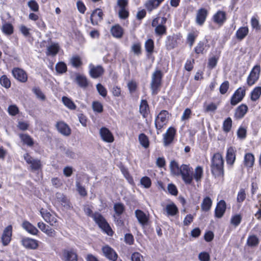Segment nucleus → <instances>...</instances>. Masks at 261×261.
I'll return each instance as SVG.
<instances>
[{"label":"nucleus","mask_w":261,"mask_h":261,"mask_svg":"<svg viewBox=\"0 0 261 261\" xmlns=\"http://www.w3.org/2000/svg\"><path fill=\"white\" fill-rule=\"evenodd\" d=\"M32 91L38 98L42 100H44L45 99V95L39 88L34 87L32 89Z\"/></svg>","instance_id":"obj_51"},{"label":"nucleus","mask_w":261,"mask_h":261,"mask_svg":"<svg viewBox=\"0 0 261 261\" xmlns=\"http://www.w3.org/2000/svg\"><path fill=\"white\" fill-rule=\"evenodd\" d=\"M205 45L204 42H200L195 48V51L196 54H203Z\"/></svg>","instance_id":"obj_57"},{"label":"nucleus","mask_w":261,"mask_h":261,"mask_svg":"<svg viewBox=\"0 0 261 261\" xmlns=\"http://www.w3.org/2000/svg\"><path fill=\"white\" fill-rule=\"evenodd\" d=\"M203 171L202 168L200 166H197L195 169L193 179L194 178L197 182H200L203 177Z\"/></svg>","instance_id":"obj_33"},{"label":"nucleus","mask_w":261,"mask_h":261,"mask_svg":"<svg viewBox=\"0 0 261 261\" xmlns=\"http://www.w3.org/2000/svg\"><path fill=\"white\" fill-rule=\"evenodd\" d=\"M260 71V67L259 65H256L253 68L247 78V84L249 86H252L258 80Z\"/></svg>","instance_id":"obj_8"},{"label":"nucleus","mask_w":261,"mask_h":261,"mask_svg":"<svg viewBox=\"0 0 261 261\" xmlns=\"http://www.w3.org/2000/svg\"><path fill=\"white\" fill-rule=\"evenodd\" d=\"M139 140L141 145L145 148L149 146L148 138L146 135L143 133L139 136Z\"/></svg>","instance_id":"obj_44"},{"label":"nucleus","mask_w":261,"mask_h":261,"mask_svg":"<svg viewBox=\"0 0 261 261\" xmlns=\"http://www.w3.org/2000/svg\"><path fill=\"white\" fill-rule=\"evenodd\" d=\"M176 133V130L173 127H170L167 130L165 134L164 135V144L165 146H168L173 141L175 135Z\"/></svg>","instance_id":"obj_14"},{"label":"nucleus","mask_w":261,"mask_h":261,"mask_svg":"<svg viewBox=\"0 0 261 261\" xmlns=\"http://www.w3.org/2000/svg\"><path fill=\"white\" fill-rule=\"evenodd\" d=\"M261 95V87H255L251 93V100L255 101L257 100Z\"/></svg>","instance_id":"obj_43"},{"label":"nucleus","mask_w":261,"mask_h":261,"mask_svg":"<svg viewBox=\"0 0 261 261\" xmlns=\"http://www.w3.org/2000/svg\"><path fill=\"white\" fill-rule=\"evenodd\" d=\"M92 108L94 111L101 113L103 111V106L101 103L98 101H94L92 103Z\"/></svg>","instance_id":"obj_56"},{"label":"nucleus","mask_w":261,"mask_h":261,"mask_svg":"<svg viewBox=\"0 0 261 261\" xmlns=\"http://www.w3.org/2000/svg\"><path fill=\"white\" fill-rule=\"evenodd\" d=\"M131 50L135 55H140L141 54V44L140 43L134 44L132 46Z\"/></svg>","instance_id":"obj_54"},{"label":"nucleus","mask_w":261,"mask_h":261,"mask_svg":"<svg viewBox=\"0 0 261 261\" xmlns=\"http://www.w3.org/2000/svg\"><path fill=\"white\" fill-rule=\"evenodd\" d=\"M207 13V11L206 9L204 8L200 9L196 15V21L197 23L199 25H202L205 20Z\"/></svg>","instance_id":"obj_22"},{"label":"nucleus","mask_w":261,"mask_h":261,"mask_svg":"<svg viewBox=\"0 0 261 261\" xmlns=\"http://www.w3.org/2000/svg\"><path fill=\"white\" fill-rule=\"evenodd\" d=\"M218 58L216 57H213L208 59V67L210 69L214 68L217 65Z\"/></svg>","instance_id":"obj_62"},{"label":"nucleus","mask_w":261,"mask_h":261,"mask_svg":"<svg viewBox=\"0 0 261 261\" xmlns=\"http://www.w3.org/2000/svg\"><path fill=\"white\" fill-rule=\"evenodd\" d=\"M55 68L56 71L60 74L64 73L67 71L66 65L63 62L58 63L56 65Z\"/></svg>","instance_id":"obj_46"},{"label":"nucleus","mask_w":261,"mask_h":261,"mask_svg":"<svg viewBox=\"0 0 261 261\" xmlns=\"http://www.w3.org/2000/svg\"><path fill=\"white\" fill-rule=\"evenodd\" d=\"M166 27L165 25L161 24L155 28L154 32L159 36H162L166 33Z\"/></svg>","instance_id":"obj_48"},{"label":"nucleus","mask_w":261,"mask_h":261,"mask_svg":"<svg viewBox=\"0 0 261 261\" xmlns=\"http://www.w3.org/2000/svg\"><path fill=\"white\" fill-rule=\"evenodd\" d=\"M103 12L100 9L95 10L91 15V22L93 25H97L102 19Z\"/></svg>","instance_id":"obj_16"},{"label":"nucleus","mask_w":261,"mask_h":261,"mask_svg":"<svg viewBox=\"0 0 261 261\" xmlns=\"http://www.w3.org/2000/svg\"><path fill=\"white\" fill-rule=\"evenodd\" d=\"M23 228L28 232L32 234H36L38 229L28 221H24L22 223Z\"/></svg>","instance_id":"obj_29"},{"label":"nucleus","mask_w":261,"mask_h":261,"mask_svg":"<svg viewBox=\"0 0 261 261\" xmlns=\"http://www.w3.org/2000/svg\"><path fill=\"white\" fill-rule=\"evenodd\" d=\"M94 219L95 222L98 224L99 226L105 230L109 235H110L109 232H112L108 223L106 222V220L100 215H97L95 216Z\"/></svg>","instance_id":"obj_11"},{"label":"nucleus","mask_w":261,"mask_h":261,"mask_svg":"<svg viewBox=\"0 0 261 261\" xmlns=\"http://www.w3.org/2000/svg\"><path fill=\"white\" fill-rule=\"evenodd\" d=\"M2 30L3 32L7 35H10L13 33V27L9 23H4L2 25Z\"/></svg>","instance_id":"obj_39"},{"label":"nucleus","mask_w":261,"mask_h":261,"mask_svg":"<svg viewBox=\"0 0 261 261\" xmlns=\"http://www.w3.org/2000/svg\"><path fill=\"white\" fill-rule=\"evenodd\" d=\"M226 208V205L225 202L223 200H220L217 205V206L215 209V216L218 218H221Z\"/></svg>","instance_id":"obj_19"},{"label":"nucleus","mask_w":261,"mask_h":261,"mask_svg":"<svg viewBox=\"0 0 261 261\" xmlns=\"http://www.w3.org/2000/svg\"><path fill=\"white\" fill-rule=\"evenodd\" d=\"M245 89L240 87L234 92L230 99V103L232 106H236L242 101L245 95Z\"/></svg>","instance_id":"obj_7"},{"label":"nucleus","mask_w":261,"mask_h":261,"mask_svg":"<svg viewBox=\"0 0 261 261\" xmlns=\"http://www.w3.org/2000/svg\"><path fill=\"white\" fill-rule=\"evenodd\" d=\"M40 213L41 216L43 218L44 220L48 223H49L50 225L53 226H56L57 225L58 221L56 217L51 214L50 213L47 212L42 208L40 210Z\"/></svg>","instance_id":"obj_12"},{"label":"nucleus","mask_w":261,"mask_h":261,"mask_svg":"<svg viewBox=\"0 0 261 261\" xmlns=\"http://www.w3.org/2000/svg\"><path fill=\"white\" fill-rule=\"evenodd\" d=\"M103 69L100 66H91L90 70V74L93 78H97L101 76L103 73Z\"/></svg>","instance_id":"obj_24"},{"label":"nucleus","mask_w":261,"mask_h":261,"mask_svg":"<svg viewBox=\"0 0 261 261\" xmlns=\"http://www.w3.org/2000/svg\"><path fill=\"white\" fill-rule=\"evenodd\" d=\"M236 160V154L233 148L230 147L228 148L226 154V162L228 164L232 165Z\"/></svg>","instance_id":"obj_27"},{"label":"nucleus","mask_w":261,"mask_h":261,"mask_svg":"<svg viewBox=\"0 0 261 261\" xmlns=\"http://www.w3.org/2000/svg\"><path fill=\"white\" fill-rule=\"evenodd\" d=\"M70 62L73 66L78 67L82 65L81 58L79 56H74L70 59Z\"/></svg>","instance_id":"obj_53"},{"label":"nucleus","mask_w":261,"mask_h":261,"mask_svg":"<svg viewBox=\"0 0 261 261\" xmlns=\"http://www.w3.org/2000/svg\"><path fill=\"white\" fill-rule=\"evenodd\" d=\"M63 261H77V255L73 249H64L63 251Z\"/></svg>","instance_id":"obj_10"},{"label":"nucleus","mask_w":261,"mask_h":261,"mask_svg":"<svg viewBox=\"0 0 261 261\" xmlns=\"http://www.w3.org/2000/svg\"><path fill=\"white\" fill-rule=\"evenodd\" d=\"M248 111V107L246 105L242 104L236 110L234 117L237 119L242 118Z\"/></svg>","instance_id":"obj_25"},{"label":"nucleus","mask_w":261,"mask_h":261,"mask_svg":"<svg viewBox=\"0 0 261 261\" xmlns=\"http://www.w3.org/2000/svg\"><path fill=\"white\" fill-rule=\"evenodd\" d=\"M19 137L23 143L26 144L30 146L33 145V140L29 135L27 134H20Z\"/></svg>","instance_id":"obj_42"},{"label":"nucleus","mask_w":261,"mask_h":261,"mask_svg":"<svg viewBox=\"0 0 261 261\" xmlns=\"http://www.w3.org/2000/svg\"><path fill=\"white\" fill-rule=\"evenodd\" d=\"M177 45L176 39L173 36H168L166 41V46L168 50L174 48Z\"/></svg>","instance_id":"obj_37"},{"label":"nucleus","mask_w":261,"mask_h":261,"mask_svg":"<svg viewBox=\"0 0 261 261\" xmlns=\"http://www.w3.org/2000/svg\"><path fill=\"white\" fill-rule=\"evenodd\" d=\"M102 252L104 255L109 259L115 261L117 258V255L114 250L111 247L106 246L102 248Z\"/></svg>","instance_id":"obj_21"},{"label":"nucleus","mask_w":261,"mask_h":261,"mask_svg":"<svg viewBox=\"0 0 261 261\" xmlns=\"http://www.w3.org/2000/svg\"><path fill=\"white\" fill-rule=\"evenodd\" d=\"M76 81L77 84L82 88H86L88 86V82L84 75L78 74L76 76Z\"/></svg>","instance_id":"obj_35"},{"label":"nucleus","mask_w":261,"mask_h":261,"mask_svg":"<svg viewBox=\"0 0 261 261\" xmlns=\"http://www.w3.org/2000/svg\"><path fill=\"white\" fill-rule=\"evenodd\" d=\"M96 89L100 95H101L103 97H106L107 96V91L106 89L101 84H97Z\"/></svg>","instance_id":"obj_60"},{"label":"nucleus","mask_w":261,"mask_h":261,"mask_svg":"<svg viewBox=\"0 0 261 261\" xmlns=\"http://www.w3.org/2000/svg\"><path fill=\"white\" fill-rule=\"evenodd\" d=\"M112 35L118 38H120L122 36L123 30L122 28L119 25H115L112 27L111 29Z\"/></svg>","instance_id":"obj_31"},{"label":"nucleus","mask_w":261,"mask_h":261,"mask_svg":"<svg viewBox=\"0 0 261 261\" xmlns=\"http://www.w3.org/2000/svg\"><path fill=\"white\" fill-rule=\"evenodd\" d=\"M258 243L259 240L255 235L249 236L247 239V244L250 247H255L258 245Z\"/></svg>","instance_id":"obj_40"},{"label":"nucleus","mask_w":261,"mask_h":261,"mask_svg":"<svg viewBox=\"0 0 261 261\" xmlns=\"http://www.w3.org/2000/svg\"><path fill=\"white\" fill-rule=\"evenodd\" d=\"M57 130L63 135L68 136L71 134V129L69 126L65 122L60 121L56 125Z\"/></svg>","instance_id":"obj_17"},{"label":"nucleus","mask_w":261,"mask_h":261,"mask_svg":"<svg viewBox=\"0 0 261 261\" xmlns=\"http://www.w3.org/2000/svg\"><path fill=\"white\" fill-rule=\"evenodd\" d=\"M132 261H144L143 256L139 252H134L132 254Z\"/></svg>","instance_id":"obj_63"},{"label":"nucleus","mask_w":261,"mask_h":261,"mask_svg":"<svg viewBox=\"0 0 261 261\" xmlns=\"http://www.w3.org/2000/svg\"><path fill=\"white\" fill-rule=\"evenodd\" d=\"M232 127V120L230 117H228L226 119L223 123V131L228 133L229 132Z\"/></svg>","instance_id":"obj_47"},{"label":"nucleus","mask_w":261,"mask_h":261,"mask_svg":"<svg viewBox=\"0 0 261 261\" xmlns=\"http://www.w3.org/2000/svg\"><path fill=\"white\" fill-rule=\"evenodd\" d=\"M198 258L200 261H210V256L208 253L202 252L199 254Z\"/></svg>","instance_id":"obj_64"},{"label":"nucleus","mask_w":261,"mask_h":261,"mask_svg":"<svg viewBox=\"0 0 261 261\" xmlns=\"http://www.w3.org/2000/svg\"><path fill=\"white\" fill-rule=\"evenodd\" d=\"M244 165L247 167L253 166L254 162V155L250 153H246L244 157Z\"/></svg>","instance_id":"obj_34"},{"label":"nucleus","mask_w":261,"mask_h":261,"mask_svg":"<svg viewBox=\"0 0 261 261\" xmlns=\"http://www.w3.org/2000/svg\"><path fill=\"white\" fill-rule=\"evenodd\" d=\"M21 243L22 245L28 249H35L38 246L36 240L28 238L23 239Z\"/></svg>","instance_id":"obj_20"},{"label":"nucleus","mask_w":261,"mask_h":261,"mask_svg":"<svg viewBox=\"0 0 261 261\" xmlns=\"http://www.w3.org/2000/svg\"><path fill=\"white\" fill-rule=\"evenodd\" d=\"M170 169L172 175L179 176L180 167H179L178 163L175 160H172L170 163Z\"/></svg>","instance_id":"obj_28"},{"label":"nucleus","mask_w":261,"mask_h":261,"mask_svg":"<svg viewBox=\"0 0 261 261\" xmlns=\"http://www.w3.org/2000/svg\"><path fill=\"white\" fill-rule=\"evenodd\" d=\"M28 5L31 10L37 12L39 10V5L34 0H31L28 3Z\"/></svg>","instance_id":"obj_58"},{"label":"nucleus","mask_w":261,"mask_h":261,"mask_svg":"<svg viewBox=\"0 0 261 261\" xmlns=\"http://www.w3.org/2000/svg\"><path fill=\"white\" fill-rule=\"evenodd\" d=\"M217 109V105L213 102H211L207 105L204 106V111L205 113L214 112Z\"/></svg>","instance_id":"obj_49"},{"label":"nucleus","mask_w":261,"mask_h":261,"mask_svg":"<svg viewBox=\"0 0 261 261\" xmlns=\"http://www.w3.org/2000/svg\"><path fill=\"white\" fill-rule=\"evenodd\" d=\"M99 134L102 140L106 142L112 143L114 140L112 133L105 127H102L100 129Z\"/></svg>","instance_id":"obj_13"},{"label":"nucleus","mask_w":261,"mask_h":261,"mask_svg":"<svg viewBox=\"0 0 261 261\" xmlns=\"http://www.w3.org/2000/svg\"><path fill=\"white\" fill-rule=\"evenodd\" d=\"M148 108V106L146 100H142L141 102L140 106V112L141 114L144 115L147 109Z\"/></svg>","instance_id":"obj_61"},{"label":"nucleus","mask_w":261,"mask_h":261,"mask_svg":"<svg viewBox=\"0 0 261 261\" xmlns=\"http://www.w3.org/2000/svg\"><path fill=\"white\" fill-rule=\"evenodd\" d=\"M158 0H149L145 4V7L149 11H151L156 9L160 4Z\"/></svg>","instance_id":"obj_36"},{"label":"nucleus","mask_w":261,"mask_h":261,"mask_svg":"<svg viewBox=\"0 0 261 261\" xmlns=\"http://www.w3.org/2000/svg\"><path fill=\"white\" fill-rule=\"evenodd\" d=\"M145 48L147 53L151 55L154 50V42L151 39L147 40L145 43Z\"/></svg>","instance_id":"obj_41"},{"label":"nucleus","mask_w":261,"mask_h":261,"mask_svg":"<svg viewBox=\"0 0 261 261\" xmlns=\"http://www.w3.org/2000/svg\"><path fill=\"white\" fill-rule=\"evenodd\" d=\"M8 112L11 116H15L19 112V109L16 105H11L8 108Z\"/></svg>","instance_id":"obj_55"},{"label":"nucleus","mask_w":261,"mask_h":261,"mask_svg":"<svg viewBox=\"0 0 261 261\" xmlns=\"http://www.w3.org/2000/svg\"><path fill=\"white\" fill-rule=\"evenodd\" d=\"M229 87V83L228 81H224L221 85L219 88L220 93L221 94H225L228 91Z\"/></svg>","instance_id":"obj_50"},{"label":"nucleus","mask_w":261,"mask_h":261,"mask_svg":"<svg viewBox=\"0 0 261 261\" xmlns=\"http://www.w3.org/2000/svg\"><path fill=\"white\" fill-rule=\"evenodd\" d=\"M62 100L64 105L68 109L72 110H74L76 109V105L71 99L67 97L63 96L62 98Z\"/></svg>","instance_id":"obj_38"},{"label":"nucleus","mask_w":261,"mask_h":261,"mask_svg":"<svg viewBox=\"0 0 261 261\" xmlns=\"http://www.w3.org/2000/svg\"><path fill=\"white\" fill-rule=\"evenodd\" d=\"M248 27H241L236 32V37L238 39L241 40L248 35Z\"/></svg>","instance_id":"obj_32"},{"label":"nucleus","mask_w":261,"mask_h":261,"mask_svg":"<svg viewBox=\"0 0 261 261\" xmlns=\"http://www.w3.org/2000/svg\"><path fill=\"white\" fill-rule=\"evenodd\" d=\"M59 49L60 46L58 43H52L47 46L46 55L54 56L58 53Z\"/></svg>","instance_id":"obj_26"},{"label":"nucleus","mask_w":261,"mask_h":261,"mask_svg":"<svg viewBox=\"0 0 261 261\" xmlns=\"http://www.w3.org/2000/svg\"><path fill=\"white\" fill-rule=\"evenodd\" d=\"M13 76L18 81L25 83L28 80V74L23 69L19 68H14L12 70Z\"/></svg>","instance_id":"obj_9"},{"label":"nucleus","mask_w":261,"mask_h":261,"mask_svg":"<svg viewBox=\"0 0 261 261\" xmlns=\"http://www.w3.org/2000/svg\"><path fill=\"white\" fill-rule=\"evenodd\" d=\"M168 112L165 110H162L157 116L155 120V125L157 129H161L167 122Z\"/></svg>","instance_id":"obj_6"},{"label":"nucleus","mask_w":261,"mask_h":261,"mask_svg":"<svg viewBox=\"0 0 261 261\" xmlns=\"http://www.w3.org/2000/svg\"><path fill=\"white\" fill-rule=\"evenodd\" d=\"M179 175H181L185 184L190 185L193 181L192 168L188 165L180 166Z\"/></svg>","instance_id":"obj_3"},{"label":"nucleus","mask_w":261,"mask_h":261,"mask_svg":"<svg viewBox=\"0 0 261 261\" xmlns=\"http://www.w3.org/2000/svg\"><path fill=\"white\" fill-rule=\"evenodd\" d=\"M212 200L209 197L204 198L201 204L202 211L204 212L208 211L212 206Z\"/></svg>","instance_id":"obj_30"},{"label":"nucleus","mask_w":261,"mask_h":261,"mask_svg":"<svg viewBox=\"0 0 261 261\" xmlns=\"http://www.w3.org/2000/svg\"><path fill=\"white\" fill-rule=\"evenodd\" d=\"M0 83L2 86L6 88H9L11 86L10 81L6 75H3L0 78Z\"/></svg>","instance_id":"obj_52"},{"label":"nucleus","mask_w":261,"mask_h":261,"mask_svg":"<svg viewBox=\"0 0 261 261\" xmlns=\"http://www.w3.org/2000/svg\"><path fill=\"white\" fill-rule=\"evenodd\" d=\"M23 158L27 164L30 165L32 170H38L41 168L42 164L40 160L34 159L28 153L23 155Z\"/></svg>","instance_id":"obj_5"},{"label":"nucleus","mask_w":261,"mask_h":261,"mask_svg":"<svg viewBox=\"0 0 261 261\" xmlns=\"http://www.w3.org/2000/svg\"><path fill=\"white\" fill-rule=\"evenodd\" d=\"M224 160L220 153H216L213 156L211 163V171L215 177L223 176L224 174Z\"/></svg>","instance_id":"obj_1"},{"label":"nucleus","mask_w":261,"mask_h":261,"mask_svg":"<svg viewBox=\"0 0 261 261\" xmlns=\"http://www.w3.org/2000/svg\"><path fill=\"white\" fill-rule=\"evenodd\" d=\"M135 216L139 222L143 226L147 224L149 221V217L142 211L137 210L135 212Z\"/></svg>","instance_id":"obj_18"},{"label":"nucleus","mask_w":261,"mask_h":261,"mask_svg":"<svg viewBox=\"0 0 261 261\" xmlns=\"http://www.w3.org/2000/svg\"><path fill=\"white\" fill-rule=\"evenodd\" d=\"M12 227L9 225L5 228L2 237V243L4 246L7 245L11 240Z\"/></svg>","instance_id":"obj_15"},{"label":"nucleus","mask_w":261,"mask_h":261,"mask_svg":"<svg viewBox=\"0 0 261 261\" xmlns=\"http://www.w3.org/2000/svg\"><path fill=\"white\" fill-rule=\"evenodd\" d=\"M246 197L245 190L242 189L239 192L237 196V201L239 203H241L244 201Z\"/></svg>","instance_id":"obj_59"},{"label":"nucleus","mask_w":261,"mask_h":261,"mask_svg":"<svg viewBox=\"0 0 261 261\" xmlns=\"http://www.w3.org/2000/svg\"><path fill=\"white\" fill-rule=\"evenodd\" d=\"M226 19V13L223 11H218L213 16L214 21L219 25H222Z\"/></svg>","instance_id":"obj_23"},{"label":"nucleus","mask_w":261,"mask_h":261,"mask_svg":"<svg viewBox=\"0 0 261 261\" xmlns=\"http://www.w3.org/2000/svg\"><path fill=\"white\" fill-rule=\"evenodd\" d=\"M163 73L160 70H156L151 75L150 88L152 95H156L159 91L162 84Z\"/></svg>","instance_id":"obj_2"},{"label":"nucleus","mask_w":261,"mask_h":261,"mask_svg":"<svg viewBox=\"0 0 261 261\" xmlns=\"http://www.w3.org/2000/svg\"><path fill=\"white\" fill-rule=\"evenodd\" d=\"M114 210L115 212V215L120 216L124 211L125 207L121 203H116L114 205Z\"/></svg>","instance_id":"obj_45"},{"label":"nucleus","mask_w":261,"mask_h":261,"mask_svg":"<svg viewBox=\"0 0 261 261\" xmlns=\"http://www.w3.org/2000/svg\"><path fill=\"white\" fill-rule=\"evenodd\" d=\"M161 205L163 207V214L168 217L174 216L178 213L177 207L172 201H170L166 204L162 203Z\"/></svg>","instance_id":"obj_4"}]
</instances>
